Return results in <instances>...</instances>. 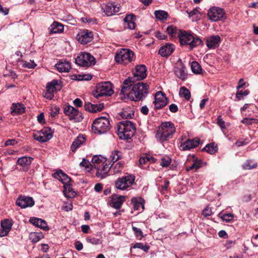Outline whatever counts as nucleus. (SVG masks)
<instances>
[{"mask_svg":"<svg viewBox=\"0 0 258 258\" xmlns=\"http://www.w3.org/2000/svg\"><path fill=\"white\" fill-rule=\"evenodd\" d=\"M93 35L89 30L80 32L77 35V39L81 44H87L92 41Z\"/></svg>","mask_w":258,"mask_h":258,"instance_id":"6ab92c4d","label":"nucleus"},{"mask_svg":"<svg viewBox=\"0 0 258 258\" xmlns=\"http://www.w3.org/2000/svg\"><path fill=\"white\" fill-rule=\"evenodd\" d=\"M134 59V53L128 49L122 48L118 50L115 56L116 62L120 64H127L132 62Z\"/></svg>","mask_w":258,"mask_h":258,"instance_id":"1a4fd4ad","label":"nucleus"},{"mask_svg":"<svg viewBox=\"0 0 258 258\" xmlns=\"http://www.w3.org/2000/svg\"><path fill=\"white\" fill-rule=\"evenodd\" d=\"M217 122L221 128H225V121L223 120L221 115H219L217 117Z\"/></svg>","mask_w":258,"mask_h":258,"instance_id":"bf43d9fd","label":"nucleus"},{"mask_svg":"<svg viewBox=\"0 0 258 258\" xmlns=\"http://www.w3.org/2000/svg\"><path fill=\"white\" fill-rule=\"evenodd\" d=\"M174 72L175 76L182 81H185L186 79L187 74L185 67L180 59H178V63L174 67Z\"/></svg>","mask_w":258,"mask_h":258,"instance_id":"2eb2a0df","label":"nucleus"},{"mask_svg":"<svg viewBox=\"0 0 258 258\" xmlns=\"http://www.w3.org/2000/svg\"><path fill=\"white\" fill-rule=\"evenodd\" d=\"M251 242L255 247L258 246V234L255 235L251 239Z\"/></svg>","mask_w":258,"mask_h":258,"instance_id":"774afa93","label":"nucleus"},{"mask_svg":"<svg viewBox=\"0 0 258 258\" xmlns=\"http://www.w3.org/2000/svg\"><path fill=\"white\" fill-rule=\"evenodd\" d=\"M18 62H19L23 68L28 69H34L36 66V64L33 60H31L30 62H27L22 60L20 58H18L17 60Z\"/></svg>","mask_w":258,"mask_h":258,"instance_id":"4c0bfd02","label":"nucleus"},{"mask_svg":"<svg viewBox=\"0 0 258 258\" xmlns=\"http://www.w3.org/2000/svg\"><path fill=\"white\" fill-rule=\"evenodd\" d=\"M13 223L9 219H4L1 221L0 229V237L7 236L12 228Z\"/></svg>","mask_w":258,"mask_h":258,"instance_id":"aec40b11","label":"nucleus"},{"mask_svg":"<svg viewBox=\"0 0 258 258\" xmlns=\"http://www.w3.org/2000/svg\"><path fill=\"white\" fill-rule=\"evenodd\" d=\"M132 204L135 211L143 210L144 209V200L141 198H135L132 200Z\"/></svg>","mask_w":258,"mask_h":258,"instance_id":"7c9ffc66","label":"nucleus"},{"mask_svg":"<svg viewBox=\"0 0 258 258\" xmlns=\"http://www.w3.org/2000/svg\"><path fill=\"white\" fill-rule=\"evenodd\" d=\"M124 197L122 196H113L111 200L112 207L116 209H119L124 201Z\"/></svg>","mask_w":258,"mask_h":258,"instance_id":"c756f323","label":"nucleus"},{"mask_svg":"<svg viewBox=\"0 0 258 258\" xmlns=\"http://www.w3.org/2000/svg\"><path fill=\"white\" fill-rule=\"evenodd\" d=\"M257 166V164L256 162H253L251 160H247L242 164V166L244 169L250 170L256 168Z\"/></svg>","mask_w":258,"mask_h":258,"instance_id":"37998d69","label":"nucleus"},{"mask_svg":"<svg viewBox=\"0 0 258 258\" xmlns=\"http://www.w3.org/2000/svg\"><path fill=\"white\" fill-rule=\"evenodd\" d=\"M179 94L187 100H189L190 98V92L189 90L185 87H181L180 88Z\"/></svg>","mask_w":258,"mask_h":258,"instance_id":"79ce46f5","label":"nucleus"},{"mask_svg":"<svg viewBox=\"0 0 258 258\" xmlns=\"http://www.w3.org/2000/svg\"><path fill=\"white\" fill-rule=\"evenodd\" d=\"M134 248H139L145 252H148L150 247L147 245H144L142 243H136L133 246Z\"/></svg>","mask_w":258,"mask_h":258,"instance_id":"8fccbe9b","label":"nucleus"},{"mask_svg":"<svg viewBox=\"0 0 258 258\" xmlns=\"http://www.w3.org/2000/svg\"><path fill=\"white\" fill-rule=\"evenodd\" d=\"M41 135L46 137L47 135H50L51 138L53 137V132L50 127H45L39 131Z\"/></svg>","mask_w":258,"mask_h":258,"instance_id":"09e8293b","label":"nucleus"},{"mask_svg":"<svg viewBox=\"0 0 258 258\" xmlns=\"http://www.w3.org/2000/svg\"><path fill=\"white\" fill-rule=\"evenodd\" d=\"M104 107L103 103L94 104L89 102H85L84 105L85 110L91 112L101 111Z\"/></svg>","mask_w":258,"mask_h":258,"instance_id":"393cba45","label":"nucleus"},{"mask_svg":"<svg viewBox=\"0 0 258 258\" xmlns=\"http://www.w3.org/2000/svg\"><path fill=\"white\" fill-rule=\"evenodd\" d=\"M112 160L113 162H116L121 158L120 152L118 151H115L112 153Z\"/></svg>","mask_w":258,"mask_h":258,"instance_id":"4d7b16f0","label":"nucleus"},{"mask_svg":"<svg viewBox=\"0 0 258 258\" xmlns=\"http://www.w3.org/2000/svg\"><path fill=\"white\" fill-rule=\"evenodd\" d=\"M171 159L169 157H163L161 159L160 165L163 167H168L171 163Z\"/></svg>","mask_w":258,"mask_h":258,"instance_id":"3c124183","label":"nucleus"},{"mask_svg":"<svg viewBox=\"0 0 258 258\" xmlns=\"http://www.w3.org/2000/svg\"><path fill=\"white\" fill-rule=\"evenodd\" d=\"M30 239L33 242H37L40 240V238L35 233L30 234Z\"/></svg>","mask_w":258,"mask_h":258,"instance_id":"338daca9","label":"nucleus"},{"mask_svg":"<svg viewBox=\"0 0 258 258\" xmlns=\"http://www.w3.org/2000/svg\"><path fill=\"white\" fill-rule=\"evenodd\" d=\"M33 160V158L30 156H23L19 158L17 161V164L21 166L19 170L23 171H27Z\"/></svg>","mask_w":258,"mask_h":258,"instance_id":"f3484780","label":"nucleus"},{"mask_svg":"<svg viewBox=\"0 0 258 258\" xmlns=\"http://www.w3.org/2000/svg\"><path fill=\"white\" fill-rule=\"evenodd\" d=\"M55 67L59 72H68L71 69V63L68 61L60 59L55 64Z\"/></svg>","mask_w":258,"mask_h":258,"instance_id":"bb28decb","label":"nucleus"},{"mask_svg":"<svg viewBox=\"0 0 258 258\" xmlns=\"http://www.w3.org/2000/svg\"><path fill=\"white\" fill-rule=\"evenodd\" d=\"M75 107L71 105H67L64 108V113L66 115L70 116L72 113H73V111L75 110Z\"/></svg>","mask_w":258,"mask_h":258,"instance_id":"5fc2aeb1","label":"nucleus"},{"mask_svg":"<svg viewBox=\"0 0 258 258\" xmlns=\"http://www.w3.org/2000/svg\"><path fill=\"white\" fill-rule=\"evenodd\" d=\"M53 177L60 181L63 185L70 183L71 180V178L61 170H59L55 172L53 174Z\"/></svg>","mask_w":258,"mask_h":258,"instance_id":"b1692460","label":"nucleus"},{"mask_svg":"<svg viewBox=\"0 0 258 258\" xmlns=\"http://www.w3.org/2000/svg\"><path fill=\"white\" fill-rule=\"evenodd\" d=\"M86 141V138L84 136L79 135L73 142L71 150L73 152H75L76 150L80 147Z\"/></svg>","mask_w":258,"mask_h":258,"instance_id":"c85d7f7f","label":"nucleus"},{"mask_svg":"<svg viewBox=\"0 0 258 258\" xmlns=\"http://www.w3.org/2000/svg\"><path fill=\"white\" fill-rule=\"evenodd\" d=\"M75 62L81 67H88L96 63V59L90 53L82 52L75 59Z\"/></svg>","mask_w":258,"mask_h":258,"instance_id":"9d476101","label":"nucleus"},{"mask_svg":"<svg viewBox=\"0 0 258 258\" xmlns=\"http://www.w3.org/2000/svg\"><path fill=\"white\" fill-rule=\"evenodd\" d=\"M201 165L202 160L197 159L194 161L193 163L191 165V166L187 167V170H190L192 169L197 170L201 167Z\"/></svg>","mask_w":258,"mask_h":258,"instance_id":"a18cd8bd","label":"nucleus"},{"mask_svg":"<svg viewBox=\"0 0 258 258\" xmlns=\"http://www.w3.org/2000/svg\"><path fill=\"white\" fill-rule=\"evenodd\" d=\"M186 12L188 13L189 17H193V21H197L200 18V12H199L198 8L194 9L190 12L186 11Z\"/></svg>","mask_w":258,"mask_h":258,"instance_id":"c03bdc74","label":"nucleus"},{"mask_svg":"<svg viewBox=\"0 0 258 258\" xmlns=\"http://www.w3.org/2000/svg\"><path fill=\"white\" fill-rule=\"evenodd\" d=\"M114 93L112 84L109 82H102L96 86V90L93 92V96L98 98L100 96H110Z\"/></svg>","mask_w":258,"mask_h":258,"instance_id":"6e6552de","label":"nucleus"},{"mask_svg":"<svg viewBox=\"0 0 258 258\" xmlns=\"http://www.w3.org/2000/svg\"><path fill=\"white\" fill-rule=\"evenodd\" d=\"M69 119L71 120H73L75 122H79L82 121L83 119V116L82 113L79 112L78 109L75 108L73 113L69 116Z\"/></svg>","mask_w":258,"mask_h":258,"instance_id":"473e14b6","label":"nucleus"},{"mask_svg":"<svg viewBox=\"0 0 258 258\" xmlns=\"http://www.w3.org/2000/svg\"><path fill=\"white\" fill-rule=\"evenodd\" d=\"M92 166L96 169V176L100 179L106 178L110 175L111 168L109 161L101 155H94L92 158Z\"/></svg>","mask_w":258,"mask_h":258,"instance_id":"f03ea898","label":"nucleus"},{"mask_svg":"<svg viewBox=\"0 0 258 258\" xmlns=\"http://www.w3.org/2000/svg\"><path fill=\"white\" fill-rule=\"evenodd\" d=\"M117 134L121 139L128 140L131 139L136 131L135 124L130 120L120 121L117 126Z\"/></svg>","mask_w":258,"mask_h":258,"instance_id":"39448f33","label":"nucleus"},{"mask_svg":"<svg viewBox=\"0 0 258 258\" xmlns=\"http://www.w3.org/2000/svg\"><path fill=\"white\" fill-rule=\"evenodd\" d=\"M29 222L33 225L44 230H49V227L47 224V223L45 221L42 220V219L36 217H31L29 219Z\"/></svg>","mask_w":258,"mask_h":258,"instance_id":"5701e85b","label":"nucleus"},{"mask_svg":"<svg viewBox=\"0 0 258 258\" xmlns=\"http://www.w3.org/2000/svg\"><path fill=\"white\" fill-rule=\"evenodd\" d=\"M154 15L155 17L160 20H166L168 16L166 12L162 10L155 11Z\"/></svg>","mask_w":258,"mask_h":258,"instance_id":"a19ab883","label":"nucleus"},{"mask_svg":"<svg viewBox=\"0 0 258 258\" xmlns=\"http://www.w3.org/2000/svg\"><path fill=\"white\" fill-rule=\"evenodd\" d=\"M149 86L147 83L136 81L126 90L123 95L128 94V98L135 101L143 100L149 93Z\"/></svg>","mask_w":258,"mask_h":258,"instance_id":"f257e3e1","label":"nucleus"},{"mask_svg":"<svg viewBox=\"0 0 258 258\" xmlns=\"http://www.w3.org/2000/svg\"><path fill=\"white\" fill-rule=\"evenodd\" d=\"M136 20V16L131 14L127 15L124 19L125 25L131 30L134 29L136 27L135 21Z\"/></svg>","mask_w":258,"mask_h":258,"instance_id":"2f4dec72","label":"nucleus"},{"mask_svg":"<svg viewBox=\"0 0 258 258\" xmlns=\"http://www.w3.org/2000/svg\"><path fill=\"white\" fill-rule=\"evenodd\" d=\"M110 128V122L109 119L104 116H101L96 118L92 125V129L94 133L98 134L106 133Z\"/></svg>","mask_w":258,"mask_h":258,"instance_id":"0eeeda50","label":"nucleus"},{"mask_svg":"<svg viewBox=\"0 0 258 258\" xmlns=\"http://www.w3.org/2000/svg\"><path fill=\"white\" fill-rule=\"evenodd\" d=\"M92 78V76L90 74H84V75H79L78 76H75V78L74 80H78V81H89L91 80Z\"/></svg>","mask_w":258,"mask_h":258,"instance_id":"49530a36","label":"nucleus"},{"mask_svg":"<svg viewBox=\"0 0 258 258\" xmlns=\"http://www.w3.org/2000/svg\"><path fill=\"white\" fill-rule=\"evenodd\" d=\"M63 25L56 21L53 22L48 28L49 34L61 33L63 31Z\"/></svg>","mask_w":258,"mask_h":258,"instance_id":"a878e982","label":"nucleus"},{"mask_svg":"<svg viewBox=\"0 0 258 258\" xmlns=\"http://www.w3.org/2000/svg\"><path fill=\"white\" fill-rule=\"evenodd\" d=\"M132 229L136 237L140 238L143 237V232L141 229L134 226H133Z\"/></svg>","mask_w":258,"mask_h":258,"instance_id":"6e6d98bb","label":"nucleus"},{"mask_svg":"<svg viewBox=\"0 0 258 258\" xmlns=\"http://www.w3.org/2000/svg\"><path fill=\"white\" fill-rule=\"evenodd\" d=\"M200 143V139L195 138L194 139H188L180 145L181 150L183 151L189 150L198 146Z\"/></svg>","mask_w":258,"mask_h":258,"instance_id":"a211bd4d","label":"nucleus"},{"mask_svg":"<svg viewBox=\"0 0 258 258\" xmlns=\"http://www.w3.org/2000/svg\"><path fill=\"white\" fill-rule=\"evenodd\" d=\"M34 139L41 143H44L48 141L51 139V136L50 135H47L46 137L42 135L40 132L33 134Z\"/></svg>","mask_w":258,"mask_h":258,"instance_id":"c9c22d12","label":"nucleus"},{"mask_svg":"<svg viewBox=\"0 0 258 258\" xmlns=\"http://www.w3.org/2000/svg\"><path fill=\"white\" fill-rule=\"evenodd\" d=\"M91 165L90 162L89 160L83 159L82 162H80V165L82 167H84L86 168H89V166Z\"/></svg>","mask_w":258,"mask_h":258,"instance_id":"680f3d73","label":"nucleus"},{"mask_svg":"<svg viewBox=\"0 0 258 258\" xmlns=\"http://www.w3.org/2000/svg\"><path fill=\"white\" fill-rule=\"evenodd\" d=\"M178 38L181 45H188L191 49L204 44L199 37L194 36L192 34L184 30H182L180 33Z\"/></svg>","mask_w":258,"mask_h":258,"instance_id":"423d86ee","label":"nucleus"},{"mask_svg":"<svg viewBox=\"0 0 258 258\" xmlns=\"http://www.w3.org/2000/svg\"><path fill=\"white\" fill-rule=\"evenodd\" d=\"M208 17L213 22L223 21L226 18L224 10L219 7L210 8L208 12Z\"/></svg>","mask_w":258,"mask_h":258,"instance_id":"f8f14e48","label":"nucleus"},{"mask_svg":"<svg viewBox=\"0 0 258 258\" xmlns=\"http://www.w3.org/2000/svg\"><path fill=\"white\" fill-rule=\"evenodd\" d=\"M146 72V67L144 64L137 65L136 67V70L134 73L133 77H128L123 81L121 93H126V90L129 88L131 85H133L135 81L144 79L147 77Z\"/></svg>","mask_w":258,"mask_h":258,"instance_id":"20e7f679","label":"nucleus"},{"mask_svg":"<svg viewBox=\"0 0 258 258\" xmlns=\"http://www.w3.org/2000/svg\"><path fill=\"white\" fill-rule=\"evenodd\" d=\"M75 247L78 251H80L83 249V245L80 241H76L75 242Z\"/></svg>","mask_w":258,"mask_h":258,"instance_id":"0e129e2a","label":"nucleus"},{"mask_svg":"<svg viewBox=\"0 0 258 258\" xmlns=\"http://www.w3.org/2000/svg\"><path fill=\"white\" fill-rule=\"evenodd\" d=\"M11 113L12 115L21 114L25 112L24 105L20 103H13L11 107Z\"/></svg>","mask_w":258,"mask_h":258,"instance_id":"cd10ccee","label":"nucleus"},{"mask_svg":"<svg viewBox=\"0 0 258 258\" xmlns=\"http://www.w3.org/2000/svg\"><path fill=\"white\" fill-rule=\"evenodd\" d=\"M167 103L168 99L164 93L161 91H158L156 93L155 100L153 102L155 109H161L165 106Z\"/></svg>","mask_w":258,"mask_h":258,"instance_id":"4468645a","label":"nucleus"},{"mask_svg":"<svg viewBox=\"0 0 258 258\" xmlns=\"http://www.w3.org/2000/svg\"><path fill=\"white\" fill-rule=\"evenodd\" d=\"M123 167V163L118 162L114 165L111 166L110 170V174H116L121 172Z\"/></svg>","mask_w":258,"mask_h":258,"instance_id":"e433bc0d","label":"nucleus"},{"mask_svg":"<svg viewBox=\"0 0 258 258\" xmlns=\"http://www.w3.org/2000/svg\"><path fill=\"white\" fill-rule=\"evenodd\" d=\"M221 38L218 35H212L207 38L206 45L209 49H215L219 46Z\"/></svg>","mask_w":258,"mask_h":258,"instance_id":"412c9836","label":"nucleus"},{"mask_svg":"<svg viewBox=\"0 0 258 258\" xmlns=\"http://www.w3.org/2000/svg\"><path fill=\"white\" fill-rule=\"evenodd\" d=\"M221 218L222 219H223L224 221H226V222H229L230 221H232L234 219V216L233 214L231 213H227V214H224L221 216Z\"/></svg>","mask_w":258,"mask_h":258,"instance_id":"603ef678","label":"nucleus"},{"mask_svg":"<svg viewBox=\"0 0 258 258\" xmlns=\"http://www.w3.org/2000/svg\"><path fill=\"white\" fill-rule=\"evenodd\" d=\"M217 146L214 143L207 145L203 149V151H205L210 154L215 153L217 151Z\"/></svg>","mask_w":258,"mask_h":258,"instance_id":"58836bf2","label":"nucleus"},{"mask_svg":"<svg viewBox=\"0 0 258 258\" xmlns=\"http://www.w3.org/2000/svg\"><path fill=\"white\" fill-rule=\"evenodd\" d=\"M16 205L22 209L32 207L35 204L34 199L30 197L20 196L16 202Z\"/></svg>","mask_w":258,"mask_h":258,"instance_id":"dca6fc26","label":"nucleus"},{"mask_svg":"<svg viewBox=\"0 0 258 258\" xmlns=\"http://www.w3.org/2000/svg\"><path fill=\"white\" fill-rule=\"evenodd\" d=\"M120 115L122 116V118H126V119L132 118L134 116V113H131L128 112L126 111H122L120 113Z\"/></svg>","mask_w":258,"mask_h":258,"instance_id":"13d9d810","label":"nucleus"},{"mask_svg":"<svg viewBox=\"0 0 258 258\" xmlns=\"http://www.w3.org/2000/svg\"><path fill=\"white\" fill-rule=\"evenodd\" d=\"M191 70L196 74H201L202 73V69L201 65L197 61H192L191 63Z\"/></svg>","mask_w":258,"mask_h":258,"instance_id":"ea45409f","label":"nucleus"},{"mask_svg":"<svg viewBox=\"0 0 258 258\" xmlns=\"http://www.w3.org/2000/svg\"><path fill=\"white\" fill-rule=\"evenodd\" d=\"M60 83L61 81L60 80H53L52 81L47 83L46 89L54 93L57 90V87L60 85Z\"/></svg>","mask_w":258,"mask_h":258,"instance_id":"f704fd0d","label":"nucleus"},{"mask_svg":"<svg viewBox=\"0 0 258 258\" xmlns=\"http://www.w3.org/2000/svg\"><path fill=\"white\" fill-rule=\"evenodd\" d=\"M241 122L246 125H251L253 123H256L257 120L254 118H244L242 120Z\"/></svg>","mask_w":258,"mask_h":258,"instance_id":"de8ad7c7","label":"nucleus"},{"mask_svg":"<svg viewBox=\"0 0 258 258\" xmlns=\"http://www.w3.org/2000/svg\"><path fill=\"white\" fill-rule=\"evenodd\" d=\"M87 241L88 242L91 243L93 244H98L99 243V239L96 238H90L88 237L87 238Z\"/></svg>","mask_w":258,"mask_h":258,"instance_id":"e2e57ef3","label":"nucleus"},{"mask_svg":"<svg viewBox=\"0 0 258 258\" xmlns=\"http://www.w3.org/2000/svg\"><path fill=\"white\" fill-rule=\"evenodd\" d=\"M181 31V30L178 29L173 25H169L166 28V32L172 37L177 36L179 38V34Z\"/></svg>","mask_w":258,"mask_h":258,"instance_id":"72a5a7b5","label":"nucleus"},{"mask_svg":"<svg viewBox=\"0 0 258 258\" xmlns=\"http://www.w3.org/2000/svg\"><path fill=\"white\" fill-rule=\"evenodd\" d=\"M249 93V91L247 90L244 91H239L236 94V97L238 100H240L243 97L246 96Z\"/></svg>","mask_w":258,"mask_h":258,"instance_id":"864d4df0","label":"nucleus"},{"mask_svg":"<svg viewBox=\"0 0 258 258\" xmlns=\"http://www.w3.org/2000/svg\"><path fill=\"white\" fill-rule=\"evenodd\" d=\"M175 128L170 121L162 122L158 127L156 134V138L160 143L167 141L171 139L175 133Z\"/></svg>","mask_w":258,"mask_h":258,"instance_id":"7ed1b4c3","label":"nucleus"},{"mask_svg":"<svg viewBox=\"0 0 258 258\" xmlns=\"http://www.w3.org/2000/svg\"><path fill=\"white\" fill-rule=\"evenodd\" d=\"M44 97L49 100H51L54 97V93L49 91L48 90H46V92L44 95Z\"/></svg>","mask_w":258,"mask_h":258,"instance_id":"052dcab7","label":"nucleus"},{"mask_svg":"<svg viewBox=\"0 0 258 258\" xmlns=\"http://www.w3.org/2000/svg\"><path fill=\"white\" fill-rule=\"evenodd\" d=\"M169 110L173 113H175L178 111V107L175 104H171L169 106Z\"/></svg>","mask_w":258,"mask_h":258,"instance_id":"69168bd1","label":"nucleus"},{"mask_svg":"<svg viewBox=\"0 0 258 258\" xmlns=\"http://www.w3.org/2000/svg\"><path fill=\"white\" fill-rule=\"evenodd\" d=\"M102 11L107 16H111L119 12L120 8L115 2H108L101 5Z\"/></svg>","mask_w":258,"mask_h":258,"instance_id":"ddd939ff","label":"nucleus"},{"mask_svg":"<svg viewBox=\"0 0 258 258\" xmlns=\"http://www.w3.org/2000/svg\"><path fill=\"white\" fill-rule=\"evenodd\" d=\"M175 49V46L171 43H166L162 46L159 50V54L162 56L167 57L171 55Z\"/></svg>","mask_w":258,"mask_h":258,"instance_id":"4be33fe9","label":"nucleus"},{"mask_svg":"<svg viewBox=\"0 0 258 258\" xmlns=\"http://www.w3.org/2000/svg\"><path fill=\"white\" fill-rule=\"evenodd\" d=\"M135 176L130 174L118 178L115 182V186L120 190H124L132 186L135 181Z\"/></svg>","mask_w":258,"mask_h":258,"instance_id":"9b49d317","label":"nucleus"}]
</instances>
